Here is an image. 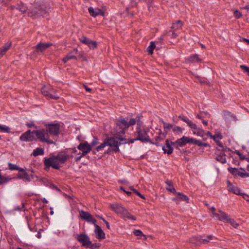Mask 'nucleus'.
<instances>
[{
  "label": "nucleus",
  "mask_w": 249,
  "mask_h": 249,
  "mask_svg": "<svg viewBox=\"0 0 249 249\" xmlns=\"http://www.w3.org/2000/svg\"><path fill=\"white\" fill-rule=\"evenodd\" d=\"M49 99H58L59 98V95L56 93L55 89L51 87L49 90V93L47 97Z\"/></svg>",
  "instance_id": "c756f323"
},
{
  "label": "nucleus",
  "mask_w": 249,
  "mask_h": 249,
  "mask_svg": "<svg viewBox=\"0 0 249 249\" xmlns=\"http://www.w3.org/2000/svg\"><path fill=\"white\" fill-rule=\"evenodd\" d=\"M172 131L175 134H181L182 133L183 129L181 127L179 126L174 125L172 128Z\"/></svg>",
  "instance_id": "37998d69"
},
{
  "label": "nucleus",
  "mask_w": 249,
  "mask_h": 249,
  "mask_svg": "<svg viewBox=\"0 0 249 249\" xmlns=\"http://www.w3.org/2000/svg\"><path fill=\"white\" fill-rule=\"evenodd\" d=\"M17 9L18 10L22 13H25L27 11L28 8L26 5L22 2H20L17 5Z\"/></svg>",
  "instance_id": "4c0bfd02"
},
{
  "label": "nucleus",
  "mask_w": 249,
  "mask_h": 249,
  "mask_svg": "<svg viewBox=\"0 0 249 249\" xmlns=\"http://www.w3.org/2000/svg\"><path fill=\"white\" fill-rule=\"evenodd\" d=\"M223 116L225 121L228 123L232 121L235 122L237 120L235 115L227 110H224L223 111Z\"/></svg>",
  "instance_id": "2eb2a0df"
},
{
  "label": "nucleus",
  "mask_w": 249,
  "mask_h": 249,
  "mask_svg": "<svg viewBox=\"0 0 249 249\" xmlns=\"http://www.w3.org/2000/svg\"><path fill=\"white\" fill-rule=\"evenodd\" d=\"M101 246V244L100 243H92L91 242V244H89L87 248H89L90 249H95L96 248H99Z\"/></svg>",
  "instance_id": "49530a36"
},
{
  "label": "nucleus",
  "mask_w": 249,
  "mask_h": 249,
  "mask_svg": "<svg viewBox=\"0 0 249 249\" xmlns=\"http://www.w3.org/2000/svg\"><path fill=\"white\" fill-rule=\"evenodd\" d=\"M8 169L10 170H18V171H24V169L18 167L16 164H14L12 163L9 162L8 163Z\"/></svg>",
  "instance_id": "f704fd0d"
},
{
  "label": "nucleus",
  "mask_w": 249,
  "mask_h": 249,
  "mask_svg": "<svg viewBox=\"0 0 249 249\" xmlns=\"http://www.w3.org/2000/svg\"><path fill=\"white\" fill-rule=\"evenodd\" d=\"M125 127L120 125L118 123H116V125L114 129V135H117L120 137H122L125 134Z\"/></svg>",
  "instance_id": "dca6fc26"
},
{
  "label": "nucleus",
  "mask_w": 249,
  "mask_h": 249,
  "mask_svg": "<svg viewBox=\"0 0 249 249\" xmlns=\"http://www.w3.org/2000/svg\"><path fill=\"white\" fill-rule=\"evenodd\" d=\"M99 143V140L96 137H94L93 139L90 144H89L91 146V148L96 145H97Z\"/></svg>",
  "instance_id": "8fccbe9b"
},
{
  "label": "nucleus",
  "mask_w": 249,
  "mask_h": 249,
  "mask_svg": "<svg viewBox=\"0 0 249 249\" xmlns=\"http://www.w3.org/2000/svg\"><path fill=\"white\" fill-rule=\"evenodd\" d=\"M227 184L229 191H231L237 195H241L240 189L238 187L233 186L229 180L227 181Z\"/></svg>",
  "instance_id": "a878e982"
},
{
  "label": "nucleus",
  "mask_w": 249,
  "mask_h": 249,
  "mask_svg": "<svg viewBox=\"0 0 249 249\" xmlns=\"http://www.w3.org/2000/svg\"><path fill=\"white\" fill-rule=\"evenodd\" d=\"M213 239V235H209L206 236H201V245L203 244H206L210 240H212Z\"/></svg>",
  "instance_id": "2f4dec72"
},
{
  "label": "nucleus",
  "mask_w": 249,
  "mask_h": 249,
  "mask_svg": "<svg viewBox=\"0 0 249 249\" xmlns=\"http://www.w3.org/2000/svg\"><path fill=\"white\" fill-rule=\"evenodd\" d=\"M227 222L230 223L231 225L235 228H237L239 226V224L236 223L234 219H231L230 218H229Z\"/></svg>",
  "instance_id": "de8ad7c7"
},
{
  "label": "nucleus",
  "mask_w": 249,
  "mask_h": 249,
  "mask_svg": "<svg viewBox=\"0 0 249 249\" xmlns=\"http://www.w3.org/2000/svg\"><path fill=\"white\" fill-rule=\"evenodd\" d=\"M234 153L239 156V159L240 160H245V158H246L245 156L244 155H243V154H241L239 151L235 150L234 152Z\"/></svg>",
  "instance_id": "6e6d98bb"
},
{
  "label": "nucleus",
  "mask_w": 249,
  "mask_h": 249,
  "mask_svg": "<svg viewBox=\"0 0 249 249\" xmlns=\"http://www.w3.org/2000/svg\"><path fill=\"white\" fill-rule=\"evenodd\" d=\"M133 232L136 236H143L145 237V235L143 234L141 230H134Z\"/></svg>",
  "instance_id": "603ef678"
},
{
  "label": "nucleus",
  "mask_w": 249,
  "mask_h": 249,
  "mask_svg": "<svg viewBox=\"0 0 249 249\" xmlns=\"http://www.w3.org/2000/svg\"><path fill=\"white\" fill-rule=\"evenodd\" d=\"M172 200L175 201L177 204H178L180 202L178 196L177 195L176 197H173Z\"/></svg>",
  "instance_id": "680f3d73"
},
{
  "label": "nucleus",
  "mask_w": 249,
  "mask_h": 249,
  "mask_svg": "<svg viewBox=\"0 0 249 249\" xmlns=\"http://www.w3.org/2000/svg\"><path fill=\"white\" fill-rule=\"evenodd\" d=\"M84 87L85 89V90L87 91H88V92H90L91 90H92V89L88 87L87 86L84 85Z\"/></svg>",
  "instance_id": "774afa93"
},
{
  "label": "nucleus",
  "mask_w": 249,
  "mask_h": 249,
  "mask_svg": "<svg viewBox=\"0 0 249 249\" xmlns=\"http://www.w3.org/2000/svg\"><path fill=\"white\" fill-rule=\"evenodd\" d=\"M190 242L193 244H195L196 245H201V236H193L190 238Z\"/></svg>",
  "instance_id": "72a5a7b5"
},
{
  "label": "nucleus",
  "mask_w": 249,
  "mask_h": 249,
  "mask_svg": "<svg viewBox=\"0 0 249 249\" xmlns=\"http://www.w3.org/2000/svg\"><path fill=\"white\" fill-rule=\"evenodd\" d=\"M178 118L185 122L192 129L193 133L197 136L203 137L205 135V131L202 129L198 127L196 124L184 115L178 116Z\"/></svg>",
  "instance_id": "0eeeda50"
},
{
  "label": "nucleus",
  "mask_w": 249,
  "mask_h": 249,
  "mask_svg": "<svg viewBox=\"0 0 249 249\" xmlns=\"http://www.w3.org/2000/svg\"><path fill=\"white\" fill-rule=\"evenodd\" d=\"M161 122L163 125V133H166L167 135L168 131L170 130L171 128H173L174 125L171 124L167 123L165 122L163 120H162Z\"/></svg>",
  "instance_id": "c9c22d12"
},
{
  "label": "nucleus",
  "mask_w": 249,
  "mask_h": 249,
  "mask_svg": "<svg viewBox=\"0 0 249 249\" xmlns=\"http://www.w3.org/2000/svg\"><path fill=\"white\" fill-rule=\"evenodd\" d=\"M183 25L182 22L179 20L177 21L176 23H173V25L172 26V29L174 31H176L177 30H178L182 27Z\"/></svg>",
  "instance_id": "58836bf2"
},
{
  "label": "nucleus",
  "mask_w": 249,
  "mask_h": 249,
  "mask_svg": "<svg viewBox=\"0 0 249 249\" xmlns=\"http://www.w3.org/2000/svg\"><path fill=\"white\" fill-rule=\"evenodd\" d=\"M165 183L166 184V189L167 191L173 194L176 193V189L173 186V183L172 180H167L165 181Z\"/></svg>",
  "instance_id": "bb28decb"
},
{
  "label": "nucleus",
  "mask_w": 249,
  "mask_h": 249,
  "mask_svg": "<svg viewBox=\"0 0 249 249\" xmlns=\"http://www.w3.org/2000/svg\"><path fill=\"white\" fill-rule=\"evenodd\" d=\"M122 215L124 218L132 219L133 220H136V217L132 215L131 213H130L126 209L125 210V211Z\"/></svg>",
  "instance_id": "ea45409f"
},
{
  "label": "nucleus",
  "mask_w": 249,
  "mask_h": 249,
  "mask_svg": "<svg viewBox=\"0 0 249 249\" xmlns=\"http://www.w3.org/2000/svg\"><path fill=\"white\" fill-rule=\"evenodd\" d=\"M187 139H188V137L183 136L175 142H172V145L175 148L179 149V147H183L187 143Z\"/></svg>",
  "instance_id": "4468645a"
},
{
  "label": "nucleus",
  "mask_w": 249,
  "mask_h": 249,
  "mask_svg": "<svg viewBox=\"0 0 249 249\" xmlns=\"http://www.w3.org/2000/svg\"><path fill=\"white\" fill-rule=\"evenodd\" d=\"M80 40L82 43L88 45L91 49H94L97 47V43L96 41L91 40L86 36L82 37Z\"/></svg>",
  "instance_id": "ddd939ff"
},
{
  "label": "nucleus",
  "mask_w": 249,
  "mask_h": 249,
  "mask_svg": "<svg viewBox=\"0 0 249 249\" xmlns=\"http://www.w3.org/2000/svg\"><path fill=\"white\" fill-rule=\"evenodd\" d=\"M77 148L82 151L88 150V153L90 152L91 150V146L87 142L80 143L77 146Z\"/></svg>",
  "instance_id": "393cba45"
},
{
  "label": "nucleus",
  "mask_w": 249,
  "mask_h": 249,
  "mask_svg": "<svg viewBox=\"0 0 249 249\" xmlns=\"http://www.w3.org/2000/svg\"><path fill=\"white\" fill-rule=\"evenodd\" d=\"M197 140L193 138H189L188 137V139H187V143H193L194 144H195L196 141Z\"/></svg>",
  "instance_id": "4d7b16f0"
},
{
  "label": "nucleus",
  "mask_w": 249,
  "mask_h": 249,
  "mask_svg": "<svg viewBox=\"0 0 249 249\" xmlns=\"http://www.w3.org/2000/svg\"><path fill=\"white\" fill-rule=\"evenodd\" d=\"M88 153V150H87L86 151H82V153L81 154H80V153H79L78 154V155H80V156L81 157H84L85 156H86Z\"/></svg>",
  "instance_id": "69168bd1"
},
{
  "label": "nucleus",
  "mask_w": 249,
  "mask_h": 249,
  "mask_svg": "<svg viewBox=\"0 0 249 249\" xmlns=\"http://www.w3.org/2000/svg\"><path fill=\"white\" fill-rule=\"evenodd\" d=\"M19 139L24 142H32L34 140H38L41 142H46L48 144L55 143L53 140L46 138L44 131L39 130L32 131L31 130H28L20 136Z\"/></svg>",
  "instance_id": "f03ea898"
},
{
  "label": "nucleus",
  "mask_w": 249,
  "mask_h": 249,
  "mask_svg": "<svg viewBox=\"0 0 249 249\" xmlns=\"http://www.w3.org/2000/svg\"><path fill=\"white\" fill-rule=\"evenodd\" d=\"M241 196H242L243 198L247 201H249V195L245 193H241Z\"/></svg>",
  "instance_id": "bf43d9fd"
},
{
  "label": "nucleus",
  "mask_w": 249,
  "mask_h": 249,
  "mask_svg": "<svg viewBox=\"0 0 249 249\" xmlns=\"http://www.w3.org/2000/svg\"><path fill=\"white\" fill-rule=\"evenodd\" d=\"M52 188L53 189H55V190H56L58 192H61V190L54 184L52 185Z\"/></svg>",
  "instance_id": "338daca9"
},
{
  "label": "nucleus",
  "mask_w": 249,
  "mask_h": 249,
  "mask_svg": "<svg viewBox=\"0 0 249 249\" xmlns=\"http://www.w3.org/2000/svg\"><path fill=\"white\" fill-rule=\"evenodd\" d=\"M17 178L26 182H30L34 178V175H29L24 169V171H19L17 174Z\"/></svg>",
  "instance_id": "f8f14e48"
},
{
  "label": "nucleus",
  "mask_w": 249,
  "mask_h": 249,
  "mask_svg": "<svg viewBox=\"0 0 249 249\" xmlns=\"http://www.w3.org/2000/svg\"><path fill=\"white\" fill-rule=\"evenodd\" d=\"M201 61V59L199 58L198 55L197 54H195L187 59V61L191 63L199 62Z\"/></svg>",
  "instance_id": "473e14b6"
},
{
  "label": "nucleus",
  "mask_w": 249,
  "mask_h": 249,
  "mask_svg": "<svg viewBox=\"0 0 249 249\" xmlns=\"http://www.w3.org/2000/svg\"><path fill=\"white\" fill-rule=\"evenodd\" d=\"M155 48L156 45L155 44V42H151L149 46H148L147 48V51L150 54H153V51Z\"/></svg>",
  "instance_id": "a18cd8bd"
},
{
  "label": "nucleus",
  "mask_w": 249,
  "mask_h": 249,
  "mask_svg": "<svg viewBox=\"0 0 249 249\" xmlns=\"http://www.w3.org/2000/svg\"><path fill=\"white\" fill-rule=\"evenodd\" d=\"M76 240L80 243L83 247L87 248L89 244H91V241L89 237L85 233L77 234Z\"/></svg>",
  "instance_id": "9d476101"
},
{
  "label": "nucleus",
  "mask_w": 249,
  "mask_h": 249,
  "mask_svg": "<svg viewBox=\"0 0 249 249\" xmlns=\"http://www.w3.org/2000/svg\"><path fill=\"white\" fill-rule=\"evenodd\" d=\"M223 138V136L221 135L220 133L215 134L213 136L212 139L213 141L216 142V144L220 147L221 148H224L222 143L219 141V140H221Z\"/></svg>",
  "instance_id": "cd10ccee"
},
{
  "label": "nucleus",
  "mask_w": 249,
  "mask_h": 249,
  "mask_svg": "<svg viewBox=\"0 0 249 249\" xmlns=\"http://www.w3.org/2000/svg\"><path fill=\"white\" fill-rule=\"evenodd\" d=\"M50 8L47 2L39 4L36 3L29 9L28 15L33 18H36L41 16L44 17L48 15Z\"/></svg>",
  "instance_id": "20e7f679"
},
{
  "label": "nucleus",
  "mask_w": 249,
  "mask_h": 249,
  "mask_svg": "<svg viewBox=\"0 0 249 249\" xmlns=\"http://www.w3.org/2000/svg\"><path fill=\"white\" fill-rule=\"evenodd\" d=\"M110 208L118 214H122L125 209L118 203L113 204L110 205Z\"/></svg>",
  "instance_id": "412c9836"
},
{
  "label": "nucleus",
  "mask_w": 249,
  "mask_h": 249,
  "mask_svg": "<svg viewBox=\"0 0 249 249\" xmlns=\"http://www.w3.org/2000/svg\"><path fill=\"white\" fill-rule=\"evenodd\" d=\"M115 137L106 138L104 142L97 146L95 150L97 152L102 150L106 146H109L111 150L117 152L119 151V146L122 144L127 143L126 139L122 137L114 135Z\"/></svg>",
  "instance_id": "7ed1b4c3"
},
{
  "label": "nucleus",
  "mask_w": 249,
  "mask_h": 249,
  "mask_svg": "<svg viewBox=\"0 0 249 249\" xmlns=\"http://www.w3.org/2000/svg\"><path fill=\"white\" fill-rule=\"evenodd\" d=\"M172 142H170L168 139L165 141V145L162 146V148L164 153L170 155L173 153V148L172 146H173V145H172Z\"/></svg>",
  "instance_id": "aec40b11"
},
{
  "label": "nucleus",
  "mask_w": 249,
  "mask_h": 249,
  "mask_svg": "<svg viewBox=\"0 0 249 249\" xmlns=\"http://www.w3.org/2000/svg\"><path fill=\"white\" fill-rule=\"evenodd\" d=\"M44 154V150L42 148L37 147L34 150L33 155L34 157L39 155H43Z\"/></svg>",
  "instance_id": "e433bc0d"
},
{
  "label": "nucleus",
  "mask_w": 249,
  "mask_h": 249,
  "mask_svg": "<svg viewBox=\"0 0 249 249\" xmlns=\"http://www.w3.org/2000/svg\"><path fill=\"white\" fill-rule=\"evenodd\" d=\"M138 1H139V0H132L131 1V7L136 6Z\"/></svg>",
  "instance_id": "052dcab7"
},
{
  "label": "nucleus",
  "mask_w": 249,
  "mask_h": 249,
  "mask_svg": "<svg viewBox=\"0 0 249 249\" xmlns=\"http://www.w3.org/2000/svg\"><path fill=\"white\" fill-rule=\"evenodd\" d=\"M227 149H228V151H230V148H223V149L222 148L221 150L220 149H217L215 152V154L216 155L215 159L217 161L220 162L222 164L225 163L227 161L226 158V155L225 154V152H226Z\"/></svg>",
  "instance_id": "6e6552de"
},
{
  "label": "nucleus",
  "mask_w": 249,
  "mask_h": 249,
  "mask_svg": "<svg viewBox=\"0 0 249 249\" xmlns=\"http://www.w3.org/2000/svg\"><path fill=\"white\" fill-rule=\"evenodd\" d=\"M240 68L244 71L247 73L248 75L249 76V67L246 65H241Z\"/></svg>",
  "instance_id": "864d4df0"
},
{
  "label": "nucleus",
  "mask_w": 249,
  "mask_h": 249,
  "mask_svg": "<svg viewBox=\"0 0 249 249\" xmlns=\"http://www.w3.org/2000/svg\"><path fill=\"white\" fill-rule=\"evenodd\" d=\"M78 50L77 49H74L72 51L70 52L65 57L62 59L64 63H66L70 59H77L75 54H77Z\"/></svg>",
  "instance_id": "b1692460"
},
{
  "label": "nucleus",
  "mask_w": 249,
  "mask_h": 249,
  "mask_svg": "<svg viewBox=\"0 0 249 249\" xmlns=\"http://www.w3.org/2000/svg\"><path fill=\"white\" fill-rule=\"evenodd\" d=\"M12 179V178L9 177H4L2 176L1 170H0V184H4Z\"/></svg>",
  "instance_id": "a19ab883"
},
{
  "label": "nucleus",
  "mask_w": 249,
  "mask_h": 249,
  "mask_svg": "<svg viewBox=\"0 0 249 249\" xmlns=\"http://www.w3.org/2000/svg\"><path fill=\"white\" fill-rule=\"evenodd\" d=\"M88 10L90 15L93 17H96L98 15L104 16L105 14V12L99 8L94 9L92 7H89L88 8Z\"/></svg>",
  "instance_id": "f3484780"
},
{
  "label": "nucleus",
  "mask_w": 249,
  "mask_h": 249,
  "mask_svg": "<svg viewBox=\"0 0 249 249\" xmlns=\"http://www.w3.org/2000/svg\"><path fill=\"white\" fill-rule=\"evenodd\" d=\"M195 145H196L198 146H203V147H207L209 146V144L207 143L203 142L201 141L197 140Z\"/></svg>",
  "instance_id": "09e8293b"
},
{
  "label": "nucleus",
  "mask_w": 249,
  "mask_h": 249,
  "mask_svg": "<svg viewBox=\"0 0 249 249\" xmlns=\"http://www.w3.org/2000/svg\"><path fill=\"white\" fill-rule=\"evenodd\" d=\"M217 213H214V217L218 220L224 222H227L229 217L225 212L219 210Z\"/></svg>",
  "instance_id": "4be33fe9"
},
{
  "label": "nucleus",
  "mask_w": 249,
  "mask_h": 249,
  "mask_svg": "<svg viewBox=\"0 0 249 249\" xmlns=\"http://www.w3.org/2000/svg\"><path fill=\"white\" fill-rule=\"evenodd\" d=\"M128 118H123L120 117L119 119L117 120L116 122L118 123L120 125L123 126L124 127H125L126 128H128L130 126L133 125L135 124L136 120L135 119L132 118L128 122Z\"/></svg>",
  "instance_id": "1a4fd4ad"
},
{
  "label": "nucleus",
  "mask_w": 249,
  "mask_h": 249,
  "mask_svg": "<svg viewBox=\"0 0 249 249\" xmlns=\"http://www.w3.org/2000/svg\"><path fill=\"white\" fill-rule=\"evenodd\" d=\"M101 219L104 221V222L105 223V224L106 225V226H107V228L108 229H110V226H109V223L103 217H101Z\"/></svg>",
  "instance_id": "e2e57ef3"
},
{
  "label": "nucleus",
  "mask_w": 249,
  "mask_h": 249,
  "mask_svg": "<svg viewBox=\"0 0 249 249\" xmlns=\"http://www.w3.org/2000/svg\"><path fill=\"white\" fill-rule=\"evenodd\" d=\"M45 126L46 129H41V130L44 131L46 138L50 140L49 139V135L55 137L58 136L60 134V125L59 124H45Z\"/></svg>",
  "instance_id": "423d86ee"
},
{
  "label": "nucleus",
  "mask_w": 249,
  "mask_h": 249,
  "mask_svg": "<svg viewBox=\"0 0 249 249\" xmlns=\"http://www.w3.org/2000/svg\"><path fill=\"white\" fill-rule=\"evenodd\" d=\"M133 193H135L136 195L140 196L141 198L142 199H145L144 196L142 195L139 191H138L136 189H134Z\"/></svg>",
  "instance_id": "13d9d810"
},
{
  "label": "nucleus",
  "mask_w": 249,
  "mask_h": 249,
  "mask_svg": "<svg viewBox=\"0 0 249 249\" xmlns=\"http://www.w3.org/2000/svg\"><path fill=\"white\" fill-rule=\"evenodd\" d=\"M95 229L94 232L96 234V238L99 240H102L106 238L105 233L102 230L101 228L97 224L95 226Z\"/></svg>",
  "instance_id": "a211bd4d"
},
{
  "label": "nucleus",
  "mask_w": 249,
  "mask_h": 249,
  "mask_svg": "<svg viewBox=\"0 0 249 249\" xmlns=\"http://www.w3.org/2000/svg\"><path fill=\"white\" fill-rule=\"evenodd\" d=\"M0 129L1 131L9 133L10 132V128L8 126H4L0 124Z\"/></svg>",
  "instance_id": "3c124183"
},
{
  "label": "nucleus",
  "mask_w": 249,
  "mask_h": 249,
  "mask_svg": "<svg viewBox=\"0 0 249 249\" xmlns=\"http://www.w3.org/2000/svg\"><path fill=\"white\" fill-rule=\"evenodd\" d=\"M159 136H157L155 137L154 140L155 142L152 141L153 142H158V146H160V144L159 143V141H163L165 137H166V133H163L161 132V130L160 129L159 130Z\"/></svg>",
  "instance_id": "c85d7f7f"
},
{
  "label": "nucleus",
  "mask_w": 249,
  "mask_h": 249,
  "mask_svg": "<svg viewBox=\"0 0 249 249\" xmlns=\"http://www.w3.org/2000/svg\"><path fill=\"white\" fill-rule=\"evenodd\" d=\"M69 158V155L66 151L59 152L57 155L52 156L49 158H44V170L47 171L50 167L56 170L59 169V164H64Z\"/></svg>",
  "instance_id": "f257e3e1"
},
{
  "label": "nucleus",
  "mask_w": 249,
  "mask_h": 249,
  "mask_svg": "<svg viewBox=\"0 0 249 249\" xmlns=\"http://www.w3.org/2000/svg\"><path fill=\"white\" fill-rule=\"evenodd\" d=\"M11 42H7L4 46L0 48V55H3L10 48L11 46Z\"/></svg>",
  "instance_id": "7c9ffc66"
},
{
  "label": "nucleus",
  "mask_w": 249,
  "mask_h": 249,
  "mask_svg": "<svg viewBox=\"0 0 249 249\" xmlns=\"http://www.w3.org/2000/svg\"><path fill=\"white\" fill-rule=\"evenodd\" d=\"M79 213L80 216L82 219L86 220L89 223L93 224L94 226L96 225L97 220L92 217L91 214L83 210L80 211Z\"/></svg>",
  "instance_id": "9b49d317"
},
{
  "label": "nucleus",
  "mask_w": 249,
  "mask_h": 249,
  "mask_svg": "<svg viewBox=\"0 0 249 249\" xmlns=\"http://www.w3.org/2000/svg\"><path fill=\"white\" fill-rule=\"evenodd\" d=\"M177 195L178 196L179 198V200L180 201H186L187 203L189 202V197L183 195V194L181 193H178Z\"/></svg>",
  "instance_id": "c03bdc74"
},
{
  "label": "nucleus",
  "mask_w": 249,
  "mask_h": 249,
  "mask_svg": "<svg viewBox=\"0 0 249 249\" xmlns=\"http://www.w3.org/2000/svg\"><path fill=\"white\" fill-rule=\"evenodd\" d=\"M228 170L233 176L238 175L241 178L249 177V174L238 171V169L235 168L229 167Z\"/></svg>",
  "instance_id": "6ab92c4d"
},
{
  "label": "nucleus",
  "mask_w": 249,
  "mask_h": 249,
  "mask_svg": "<svg viewBox=\"0 0 249 249\" xmlns=\"http://www.w3.org/2000/svg\"><path fill=\"white\" fill-rule=\"evenodd\" d=\"M50 88H51V87L50 86H48V87H47V86H43L42 88H41V92L42 93V94L46 97L47 98L48 97V95H49V90L50 89Z\"/></svg>",
  "instance_id": "79ce46f5"
},
{
  "label": "nucleus",
  "mask_w": 249,
  "mask_h": 249,
  "mask_svg": "<svg viewBox=\"0 0 249 249\" xmlns=\"http://www.w3.org/2000/svg\"><path fill=\"white\" fill-rule=\"evenodd\" d=\"M52 45L50 43H39L36 47V52L37 53L42 52L52 46Z\"/></svg>",
  "instance_id": "5701e85b"
},
{
  "label": "nucleus",
  "mask_w": 249,
  "mask_h": 249,
  "mask_svg": "<svg viewBox=\"0 0 249 249\" xmlns=\"http://www.w3.org/2000/svg\"><path fill=\"white\" fill-rule=\"evenodd\" d=\"M26 125L29 128H31L35 125V124L33 122L31 123H27L26 124Z\"/></svg>",
  "instance_id": "0e129e2a"
},
{
  "label": "nucleus",
  "mask_w": 249,
  "mask_h": 249,
  "mask_svg": "<svg viewBox=\"0 0 249 249\" xmlns=\"http://www.w3.org/2000/svg\"><path fill=\"white\" fill-rule=\"evenodd\" d=\"M148 131L145 129H142L141 127V126L137 124V126L136 127V130L135 132V134H137V136L135 138V140L140 141L142 142H149L152 144H155L156 146H158V142H153L150 139L149 136L147 134Z\"/></svg>",
  "instance_id": "39448f33"
},
{
  "label": "nucleus",
  "mask_w": 249,
  "mask_h": 249,
  "mask_svg": "<svg viewBox=\"0 0 249 249\" xmlns=\"http://www.w3.org/2000/svg\"><path fill=\"white\" fill-rule=\"evenodd\" d=\"M233 15L236 18H239L242 16V13L237 10L233 12Z\"/></svg>",
  "instance_id": "5fc2aeb1"
}]
</instances>
